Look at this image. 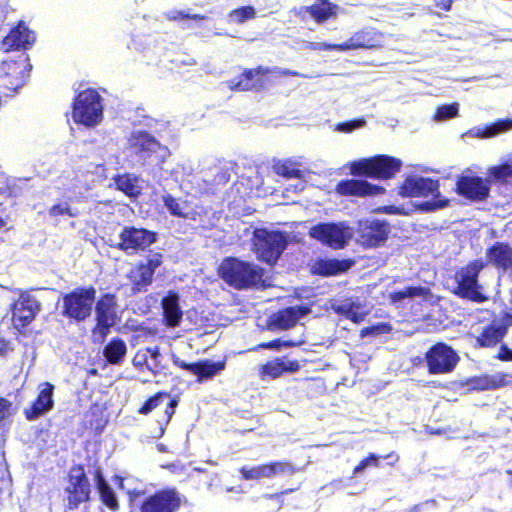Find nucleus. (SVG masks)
I'll list each match as a JSON object with an SVG mask.
<instances>
[{"label": "nucleus", "mask_w": 512, "mask_h": 512, "mask_svg": "<svg viewBox=\"0 0 512 512\" xmlns=\"http://www.w3.org/2000/svg\"><path fill=\"white\" fill-rule=\"evenodd\" d=\"M310 309L306 306H292L275 313L270 318V329L286 330L293 327L297 321L308 314Z\"/></svg>", "instance_id": "nucleus-26"}, {"label": "nucleus", "mask_w": 512, "mask_h": 512, "mask_svg": "<svg viewBox=\"0 0 512 512\" xmlns=\"http://www.w3.org/2000/svg\"><path fill=\"white\" fill-rule=\"evenodd\" d=\"M49 215L51 217L61 216V215H68L70 217H75L77 213L70 208V206L67 203H59L53 205L49 209Z\"/></svg>", "instance_id": "nucleus-49"}, {"label": "nucleus", "mask_w": 512, "mask_h": 512, "mask_svg": "<svg viewBox=\"0 0 512 512\" xmlns=\"http://www.w3.org/2000/svg\"><path fill=\"white\" fill-rule=\"evenodd\" d=\"M40 303L27 292H22L13 305V322L16 327H25L35 318Z\"/></svg>", "instance_id": "nucleus-18"}, {"label": "nucleus", "mask_w": 512, "mask_h": 512, "mask_svg": "<svg viewBox=\"0 0 512 512\" xmlns=\"http://www.w3.org/2000/svg\"><path fill=\"white\" fill-rule=\"evenodd\" d=\"M425 360L430 374H447L455 369L459 356L451 347L438 343L426 352Z\"/></svg>", "instance_id": "nucleus-10"}, {"label": "nucleus", "mask_w": 512, "mask_h": 512, "mask_svg": "<svg viewBox=\"0 0 512 512\" xmlns=\"http://www.w3.org/2000/svg\"><path fill=\"white\" fill-rule=\"evenodd\" d=\"M301 343H302V341L292 342V341H282L280 339H276L271 342L261 343L256 347V349L262 348V349L278 350L281 347H291V346L300 345Z\"/></svg>", "instance_id": "nucleus-50"}, {"label": "nucleus", "mask_w": 512, "mask_h": 512, "mask_svg": "<svg viewBox=\"0 0 512 512\" xmlns=\"http://www.w3.org/2000/svg\"><path fill=\"white\" fill-rule=\"evenodd\" d=\"M30 69L31 65L25 54H20L16 60L6 59L0 63V87L6 97L24 84Z\"/></svg>", "instance_id": "nucleus-7"}, {"label": "nucleus", "mask_w": 512, "mask_h": 512, "mask_svg": "<svg viewBox=\"0 0 512 512\" xmlns=\"http://www.w3.org/2000/svg\"><path fill=\"white\" fill-rule=\"evenodd\" d=\"M162 308L166 325L177 327L183 316L179 306V296L176 293L170 292L162 299Z\"/></svg>", "instance_id": "nucleus-33"}, {"label": "nucleus", "mask_w": 512, "mask_h": 512, "mask_svg": "<svg viewBox=\"0 0 512 512\" xmlns=\"http://www.w3.org/2000/svg\"><path fill=\"white\" fill-rule=\"evenodd\" d=\"M35 40V35L25 24L20 23L13 28L10 33L3 39V47L6 50L12 48H29Z\"/></svg>", "instance_id": "nucleus-31"}, {"label": "nucleus", "mask_w": 512, "mask_h": 512, "mask_svg": "<svg viewBox=\"0 0 512 512\" xmlns=\"http://www.w3.org/2000/svg\"><path fill=\"white\" fill-rule=\"evenodd\" d=\"M401 166L402 161L398 158L378 155L352 162L350 171L355 176L364 175L371 178L389 179L400 170Z\"/></svg>", "instance_id": "nucleus-3"}, {"label": "nucleus", "mask_w": 512, "mask_h": 512, "mask_svg": "<svg viewBox=\"0 0 512 512\" xmlns=\"http://www.w3.org/2000/svg\"><path fill=\"white\" fill-rule=\"evenodd\" d=\"M167 18L169 20H178L180 18H188V19H193V20H204V19H206V17L203 16V15L189 14V13H186L185 11H177V10H173V11L168 12L167 13Z\"/></svg>", "instance_id": "nucleus-53"}, {"label": "nucleus", "mask_w": 512, "mask_h": 512, "mask_svg": "<svg viewBox=\"0 0 512 512\" xmlns=\"http://www.w3.org/2000/svg\"><path fill=\"white\" fill-rule=\"evenodd\" d=\"M339 44H327L324 42H304V48L310 50H337Z\"/></svg>", "instance_id": "nucleus-54"}, {"label": "nucleus", "mask_w": 512, "mask_h": 512, "mask_svg": "<svg viewBox=\"0 0 512 512\" xmlns=\"http://www.w3.org/2000/svg\"><path fill=\"white\" fill-rule=\"evenodd\" d=\"M177 405L178 401L176 399H171L168 393L160 392L145 401L138 412L143 415H148L153 410L165 406L163 415L157 419L158 424L161 426L160 431L162 435L164 433L163 426H166L170 422Z\"/></svg>", "instance_id": "nucleus-17"}, {"label": "nucleus", "mask_w": 512, "mask_h": 512, "mask_svg": "<svg viewBox=\"0 0 512 512\" xmlns=\"http://www.w3.org/2000/svg\"><path fill=\"white\" fill-rule=\"evenodd\" d=\"M162 200L164 206L173 216L196 220L200 215L197 207L189 201L174 198L169 194L164 195Z\"/></svg>", "instance_id": "nucleus-28"}, {"label": "nucleus", "mask_w": 512, "mask_h": 512, "mask_svg": "<svg viewBox=\"0 0 512 512\" xmlns=\"http://www.w3.org/2000/svg\"><path fill=\"white\" fill-rule=\"evenodd\" d=\"M439 184L432 178L410 175L405 178L400 186V195L403 197H433L437 198L433 203H427L430 209L443 208L447 204V199L441 198L438 191Z\"/></svg>", "instance_id": "nucleus-6"}, {"label": "nucleus", "mask_w": 512, "mask_h": 512, "mask_svg": "<svg viewBox=\"0 0 512 512\" xmlns=\"http://www.w3.org/2000/svg\"><path fill=\"white\" fill-rule=\"evenodd\" d=\"M486 257L488 263L503 271H512V248L505 243L498 242L491 246Z\"/></svg>", "instance_id": "nucleus-30"}, {"label": "nucleus", "mask_w": 512, "mask_h": 512, "mask_svg": "<svg viewBox=\"0 0 512 512\" xmlns=\"http://www.w3.org/2000/svg\"><path fill=\"white\" fill-rule=\"evenodd\" d=\"M159 356L160 353L156 347L139 350L133 358V364L135 367L146 366L148 370L155 371L159 368Z\"/></svg>", "instance_id": "nucleus-37"}, {"label": "nucleus", "mask_w": 512, "mask_h": 512, "mask_svg": "<svg viewBox=\"0 0 512 512\" xmlns=\"http://www.w3.org/2000/svg\"><path fill=\"white\" fill-rule=\"evenodd\" d=\"M9 350V345L4 339H0V354H3Z\"/></svg>", "instance_id": "nucleus-60"}, {"label": "nucleus", "mask_w": 512, "mask_h": 512, "mask_svg": "<svg viewBox=\"0 0 512 512\" xmlns=\"http://www.w3.org/2000/svg\"><path fill=\"white\" fill-rule=\"evenodd\" d=\"M512 129V119H504L485 127H475L470 135L476 138H491Z\"/></svg>", "instance_id": "nucleus-34"}, {"label": "nucleus", "mask_w": 512, "mask_h": 512, "mask_svg": "<svg viewBox=\"0 0 512 512\" xmlns=\"http://www.w3.org/2000/svg\"><path fill=\"white\" fill-rule=\"evenodd\" d=\"M276 497H278V494L269 495V498H276Z\"/></svg>", "instance_id": "nucleus-62"}, {"label": "nucleus", "mask_w": 512, "mask_h": 512, "mask_svg": "<svg viewBox=\"0 0 512 512\" xmlns=\"http://www.w3.org/2000/svg\"><path fill=\"white\" fill-rule=\"evenodd\" d=\"M332 309L355 323L363 321L370 312L368 305L358 297L335 301L332 304Z\"/></svg>", "instance_id": "nucleus-20"}, {"label": "nucleus", "mask_w": 512, "mask_h": 512, "mask_svg": "<svg viewBox=\"0 0 512 512\" xmlns=\"http://www.w3.org/2000/svg\"><path fill=\"white\" fill-rule=\"evenodd\" d=\"M11 416V404L5 400L0 399V426Z\"/></svg>", "instance_id": "nucleus-55"}, {"label": "nucleus", "mask_w": 512, "mask_h": 512, "mask_svg": "<svg viewBox=\"0 0 512 512\" xmlns=\"http://www.w3.org/2000/svg\"><path fill=\"white\" fill-rule=\"evenodd\" d=\"M115 186L129 197H136L141 192L139 180L133 175H121L114 179Z\"/></svg>", "instance_id": "nucleus-38"}, {"label": "nucleus", "mask_w": 512, "mask_h": 512, "mask_svg": "<svg viewBox=\"0 0 512 512\" xmlns=\"http://www.w3.org/2000/svg\"><path fill=\"white\" fill-rule=\"evenodd\" d=\"M296 472L294 466L286 461L270 462L255 466H244L240 469L243 479L261 480L279 475H293Z\"/></svg>", "instance_id": "nucleus-14"}, {"label": "nucleus", "mask_w": 512, "mask_h": 512, "mask_svg": "<svg viewBox=\"0 0 512 512\" xmlns=\"http://www.w3.org/2000/svg\"><path fill=\"white\" fill-rule=\"evenodd\" d=\"M274 170L276 174L286 177V178H297L298 182L294 186L296 191H302L305 187L304 181L300 178L302 176V172L295 168L291 162H280L274 166Z\"/></svg>", "instance_id": "nucleus-42"}, {"label": "nucleus", "mask_w": 512, "mask_h": 512, "mask_svg": "<svg viewBox=\"0 0 512 512\" xmlns=\"http://www.w3.org/2000/svg\"><path fill=\"white\" fill-rule=\"evenodd\" d=\"M499 358L501 360H512V350L508 349L507 347H501Z\"/></svg>", "instance_id": "nucleus-56"}, {"label": "nucleus", "mask_w": 512, "mask_h": 512, "mask_svg": "<svg viewBox=\"0 0 512 512\" xmlns=\"http://www.w3.org/2000/svg\"><path fill=\"white\" fill-rule=\"evenodd\" d=\"M452 0H443L437 6L443 10L449 11L451 9Z\"/></svg>", "instance_id": "nucleus-57"}, {"label": "nucleus", "mask_w": 512, "mask_h": 512, "mask_svg": "<svg viewBox=\"0 0 512 512\" xmlns=\"http://www.w3.org/2000/svg\"><path fill=\"white\" fill-rule=\"evenodd\" d=\"M256 17V11L252 6H244L232 10L228 14V21L230 23L241 24L247 20L254 19Z\"/></svg>", "instance_id": "nucleus-45"}, {"label": "nucleus", "mask_w": 512, "mask_h": 512, "mask_svg": "<svg viewBox=\"0 0 512 512\" xmlns=\"http://www.w3.org/2000/svg\"><path fill=\"white\" fill-rule=\"evenodd\" d=\"M457 189L461 195L471 200H483L489 193L487 181L477 176L461 177L457 182Z\"/></svg>", "instance_id": "nucleus-25"}, {"label": "nucleus", "mask_w": 512, "mask_h": 512, "mask_svg": "<svg viewBox=\"0 0 512 512\" xmlns=\"http://www.w3.org/2000/svg\"><path fill=\"white\" fill-rule=\"evenodd\" d=\"M127 351L126 344L121 339L111 340L104 349V355L111 364H118L125 356Z\"/></svg>", "instance_id": "nucleus-39"}, {"label": "nucleus", "mask_w": 512, "mask_h": 512, "mask_svg": "<svg viewBox=\"0 0 512 512\" xmlns=\"http://www.w3.org/2000/svg\"><path fill=\"white\" fill-rule=\"evenodd\" d=\"M117 247L128 255L144 251L156 241V233L136 227H125L119 236Z\"/></svg>", "instance_id": "nucleus-12"}, {"label": "nucleus", "mask_w": 512, "mask_h": 512, "mask_svg": "<svg viewBox=\"0 0 512 512\" xmlns=\"http://www.w3.org/2000/svg\"><path fill=\"white\" fill-rule=\"evenodd\" d=\"M344 264L337 260H322L316 263L314 270L321 275H336L342 271H345Z\"/></svg>", "instance_id": "nucleus-44"}, {"label": "nucleus", "mask_w": 512, "mask_h": 512, "mask_svg": "<svg viewBox=\"0 0 512 512\" xmlns=\"http://www.w3.org/2000/svg\"><path fill=\"white\" fill-rule=\"evenodd\" d=\"M291 490H286L284 492H282L281 494H287L288 492H290Z\"/></svg>", "instance_id": "nucleus-64"}, {"label": "nucleus", "mask_w": 512, "mask_h": 512, "mask_svg": "<svg viewBox=\"0 0 512 512\" xmlns=\"http://www.w3.org/2000/svg\"><path fill=\"white\" fill-rule=\"evenodd\" d=\"M159 147L160 143L145 131H134L128 137L127 149L141 157H147L151 153H155Z\"/></svg>", "instance_id": "nucleus-23"}, {"label": "nucleus", "mask_w": 512, "mask_h": 512, "mask_svg": "<svg viewBox=\"0 0 512 512\" xmlns=\"http://www.w3.org/2000/svg\"><path fill=\"white\" fill-rule=\"evenodd\" d=\"M484 267L485 263L481 259L473 260L465 267H462L455 275L457 283L456 293L473 301H484L485 297L481 292L482 287L477 281L478 274Z\"/></svg>", "instance_id": "nucleus-8"}, {"label": "nucleus", "mask_w": 512, "mask_h": 512, "mask_svg": "<svg viewBox=\"0 0 512 512\" xmlns=\"http://www.w3.org/2000/svg\"><path fill=\"white\" fill-rule=\"evenodd\" d=\"M377 36L378 33L375 31H359L353 34L345 43L339 44L336 48H338V51L376 48L380 46Z\"/></svg>", "instance_id": "nucleus-32"}, {"label": "nucleus", "mask_w": 512, "mask_h": 512, "mask_svg": "<svg viewBox=\"0 0 512 512\" xmlns=\"http://www.w3.org/2000/svg\"><path fill=\"white\" fill-rule=\"evenodd\" d=\"M94 478H95L96 487L99 491L102 502L111 510H117L118 509V501L115 496V493L111 489V487L107 484L105 479L103 478V475H102L100 469H97L95 471Z\"/></svg>", "instance_id": "nucleus-36"}, {"label": "nucleus", "mask_w": 512, "mask_h": 512, "mask_svg": "<svg viewBox=\"0 0 512 512\" xmlns=\"http://www.w3.org/2000/svg\"><path fill=\"white\" fill-rule=\"evenodd\" d=\"M487 174L497 182L512 184V155L503 164L491 167Z\"/></svg>", "instance_id": "nucleus-41"}, {"label": "nucleus", "mask_w": 512, "mask_h": 512, "mask_svg": "<svg viewBox=\"0 0 512 512\" xmlns=\"http://www.w3.org/2000/svg\"><path fill=\"white\" fill-rule=\"evenodd\" d=\"M429 294V290L425 287H408L402 291L394 292L389 295L390 301L393 304H400L405 299L423 298L425 299Z\"/></svg>", "instance_id": "nucleus-40"}, {"label": "nucleus", "mask_w": 512, "mask_h": 512, "mask_svg": "<svg viewBox=\"0 0 512 512\" xmlns=\"http://www.w3.org/2000/svg\"><path fill=\"white\" fill-rule=\"evenodd\" d=\"M280 74L283 75V76L306 77L303 74H300V73L295 72V71L287 70V69L286 70H281Z\"/></svg>", "instance_id": "nucleus-58"}, {"label": "nucleus", "mask_w": 512, "mask_h": 512, "mask_svg": "<svg viewBox=\"0 0 512 512\" xmlns=\"http://www.w3.org/2000/svg\"><path fill=\"white\" fill-rule=\"evenodd\" d=\"M173 363L179 368L190 371L193 375L198 377V382L220 374L226 367L225 361L214 362L211 360H204L197 363L188 364L177 356H173Z\"/></svg>", "instance_id": "nucleus-19"}, {"label": "nucleus", "mask_w": 512, "mask_h": 512, "mask_svg": "<svg viewBox=\"0 0 512 512\" xmlns=\"http://www.w3.org/2000/svg\"><path fill=\"white\" fill-rule=\"evenodd\" d=\"M5 226H6L5 221H4L2 218H0V231H1L2 229H4V228H5Z\"/></svg>", "instance_id": "nucleus-61"}, {"label": "nucleus", "mask_w": 512, "mask_h": 512, "mask_svg": "<svg viewBox=\"0 0 512 512\" xmlns=\"http://www.w3.org/2000/svg\"><path fill=\"white\" fill-rule=\"evenodd\" d=\"M104 117V99L95 89L81 91L73 103L72 118L86 128L100 125Z\"/></svg>", "instance_id": "nucleus-1"}, {"label": "nucleus", "mask_w": 512, "mask_h": 512, "mask_svg": "<svg viewBox=\"0 0 512 512\" xmlns=\"http://www.w3.org/2000/svg\"><path fill=\"white\" fill-rule=\"evenodd\" d=\"M91 489L82 466H74L70 469L68 483L65 487L69 509L77 508L82 502L89 499Z\"/></svg>", "instance_id": "nucleus-11"}, {"label": "nucleus", "mask_w": 512, "mask_h": 512, "mask_svg": "<svg viewBox=\"0 0 512 512\" xmlns=\"http://www.w3.org/2000/svg\"><path fill=\"white\" fill-rule=\"evenodd\" d=\"M458 111H459L458 103H452L449 105L439 106L434 115V120L441 122V121H446V120L455 118L456 116H458Z\"/></svg>", "instance_id": "nucleus-46"}, {"label": "nucleus", "mask_w": 512, "mask_h": 512, "mask_svg": "<svg viewBox=\"0 0 512 512\" xmlns=\"http://www.w3.org/2000/svg\"><path fill=\"white\" fill-rule=\"evenodd\" d=\"M392 331V326L389 323L381 322L368 327H364L360 331L361 338L368 336L376 337L382 334H388Z\"/></svg>", "instance_id": "nucleus-48"}, {"label": "nucleus", "mask_w": 512, "mask_h": 512, "mask_svg": "<svg viewBox=\"0 0 512 512\" xmlns=\"http://www.w3.org/2000/svg\"><path fill=\"white\" fill-rule=\"evenodd\" d=\"M268 72V69H264L263 67L247 70L238 79L229 81L228 87L231 90L238 91L257 89L263 85L260 77Z\"/></svg>", "instance_id": "nucleus-29"}, {"label": "nucleus", "mask_w": 512, "mask_h": 512, "mask_svg": "<svg viewBox=\"0 0 512 512\" xmlns=\"http://www.w3.org/2000/svg\"><path fill=\"white\" fill-rule=\"evenodd\" d=\"M54 386L48 382L39 385V393L32 407L26 411L29 420L38 418L53 408Z\"/></svg>", "instance_id": "nucleus-27"}, {"label": "nucleus", "mask_w": 512, "mask_h": 512, "mask_svg": "<svg viewBox=\"0 0 512 512\" xmlns=\"http://www.w3.org/2000/svg\"><path fill=\"white\" fill-rule=\"evenodd\" d=\"M219 275L230 286L242 289L258 284L262 278V269L250 262L227 258L219 266Z\"/></svg>", "instance_id": "nucleus-2"}, {"label": "nucleus", "mask_w": 512, "mask_h": 512, "mask_svg": "<svg viewBox=\"0 0 512 512\" xmlns=\"http://www.w3.org/2000/svg\"><path fill=\"white\" fill-rule=\"evenodd\" d=\"M162 264V255L154 253L146 261L135 265L129 272L128 278L134 292H142L153 282L155 270Z\"/></svg>", "instance_id": "nucleus-13"}, {"label": "nucleus", "mask_w": 512, "mask_h": 512, "mask_svg": "<svg viewBox=\"0 0 512 512\" xmlns=\"http://www.w3.org/2000/svg\"><path fill=\"white\" fill-rule=\"evenodd\" d=\"M96 291L94 288L77 289L63 298V314L81 321L91 314Z\"/></svg>", "instance_id": "nucleus-9"}, {"label": "nucleus", "mask_w": 512, "mask_h": 512, "mask_svg": "<svg viewBox=\"0 0 512 512\" xmlns=\"http://www.w3.org/2000/svg\"><path fill=\"white\" fill-rule=\"evenodd\" d=\"M357 241L365 247L382 245L390 233L389 225L380 220H366L359 222Z\"/></svg>", "instance_id": "nucleus-15"}, {"label": "nucleus", "mask_w": 512, "mask_h": 512, "mask_svg": "<svg viewBox=\"0 0 512 512\" xmlns=\"http://www.w3.org/2000/svg\"><path fill=\"white\" fill-rule=\"evenodd\" d=\"M384 212L386 213H390V214H399L401 209L398 208V207H395V206H387V207H384Z\"/></svg>", "instance_id": "nucleus-59"}, {"label": "nucleus", "mask_w": 512, "mask_h": 512, "mask_svg": "<svg viewBox=\"0 0 512 512\" xmlns=\"http://www.w3.org/2000/svg\"><path fill=\"white\" fill-rule=\"evenodd\" d=\"M338 7L327 0H318L306 8V12L318 23H322L337 14Z\"/></svg>", "instance_id": "nucleus-35"}, {"label": "nucleus", "mask_w": 512, "mask_h": 512, "mask_svg": "<svg viewBox=\"0 0 512 512\" xmlns=\"http://www.w3.org/2000/svg\"><path fill=\"white\" fill-rule=\"evenodd\" d=\"M369 466H379V458L374 455L370 454L367 458L363 459L355 468L353 471V474H358L362 472L364 469H366Z\"/></svg>", "instance_id": "nucleus-52"}, {"label": "nucleus", "mask_w": 512, "mask_h": 512, "mask_svg": "<svg viewBox=\"0 0 512 512\" xmlns=\"http://www.w3.org/2000/svg\"><path fill=\"white\" fill-rule=\"evenodd\" d=\"M469 386L477 390H490L500 386V383L491 376H481L469 380Z\"/></svg>", "instance_id": "nucleus-47"}, {"label": "nucleus", "mask_w": 512, "mask_h": 512, "mask_svg": "<svg viewBox=\"0 0 512 512\" xmlns=\"http://www.w3.org/2000/svg\"><path fill=\"white\" fill-rule=\"evenodd\" d=\"M366 124L365 120L359 119L354 121H349L345 123H339L335 127V131L342 133H350L355 129L361 128Z\"/></svg>", "instance_id": "nucleus-51"}, {"label": "nucleus", "mask_w": 512, "mask_h": 512, "mask_svg": "<svg viewBox=\"0 0 512 512\" xmlns=\"http://www.w3.org/2000/svg\"><path fill=\"white\" fill-rule=\"evenodd\" d=\"M180 503L178 492L166 489L147 497L141 504L140 512H175Z\"/></svg>", "instance_id": "nucleus-16"}, {"label": "nucleus", "mask_w": 512, "mask_h": 512, "mask_svg": "<svg viewBox=\"0 0 512 512\" xmlns=\"http://www.w3.org/2000/svg\"><path fill=\"white\" fill-rule=\"evenodd\" d=\"M336 191L343 196L364 197L382 194L384 188L372 185L364 180L349 179L341 181L337 185Z\"/></svg>", "instance_id": "nucleus-24"}, {"label": "nucleus", "mask_w": 512, "mask_h": 512, "mask_svg": "<svg viewBox=\"0 0 512 512\" xmlns=\"http://www.w3.org/2000/svg\"><path fill=\"white\" fill-rule=\"evenodd\" d=\"M116 300L114 295H104L96 304V330L104 335L114 325L116 319Z\"/></svg>", "instance_id": "nucleus-21"}, {"label": "nucleus", "mask_w": 512, "mask_h": 512, "mask_svg": "<svg viewBox=\"0 0 512 512\" xmlns=\"http://www.w3.org/2000/svg\"><path fill=\"white\" fill-rule=\"evenodd\" d=\"M354 233V229L346 222H327L312 226L308 235L332 249H342L353 238Z\"/></svg>", "instance_id": "nucleus-4"}, {"label": "nucleus", "mask_w": 512, "mask_h": 512, "mask_svg": "<svg viewBox=\"0 0 512 512\" xmlns=\"http://www.w3.org/2000/svg\"><path fill=\"white\" fill-rule=\"evenodd\" d=\"M300 368L298 361L287 357L274 358L259 367V377L262 380L277 379L284 373H294Z\"/></svg>", "instance_id": "nucleus-22"}, {"label": "nucleus", "mask_w": 512, "mask_h": 512, "mask_svg": "<svg viewBox=\"0 0 512 512\" xmlns=\"http://www.w3.org/2000/svg\"><path fill=\"white\" fill-rule=\"evenodd\" d=\"M505 334V330L501 327H488L477 338L478 343L483 347L495 346L501 341Z\"/></svg>", "instance_id": "nucleus-43"}, {"label": "nucleus", "mask_w": 512, "mask_h": 512, "mask_svg": "<svg viewBox=\"0 0 512 512\" xmlns=\"http://www.w3.org/2000/svg\"><path fill=\"white\" fill-rule=\"evenodd\" d=\"M195 63H196V62H195L194 60H191V61L189 62V64H190V65H193V64H195Z\"/></svg>", "instance_id": "nucleus-63"}, {"label": "nucleus", "mask_w": 512, "mask_h": 512, "mask_svg": "<svg viewBox=\"0 0 512 512\" xmlns=\"http://www.w3.org/2000/svg\"><path fill=\"white\" fill-rule=\"evenodd\" d=\"M254 251L257 257L272 265L287 245V236L283 232L256 229L253 234Z\"/></svg>", "instance_id": "nucleus-5"}]
</instances>
